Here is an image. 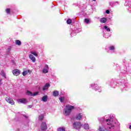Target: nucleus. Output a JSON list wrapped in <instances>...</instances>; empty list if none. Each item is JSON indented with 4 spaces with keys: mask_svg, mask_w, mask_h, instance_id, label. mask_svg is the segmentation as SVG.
<instances>
[{
    "mask_svg": "<svg viewBox=\"0 0 131 131\" xmlns=\"http://www.w3.org/2000/svg\"><path fill=\"white\" fill-rule=\"evenodd\" d=\"M74 109V106L70 105H67L66 108H64V114L66 116H68L71 113V111Z\"/></svg>",
    "mask_w": 131,
    "mask_h": 131,
    "instance_id": "1",
    "label": "nucleus"
},
{
    "mask_svg": "<svg viewBox=\"0 0 131 131\" xmlns=\"http://www.w3.org/2000/svg\"><path fill=\"white\" fill-rule=\"evenodd\" d=\"M73 127L76 129H79L81 127V123L80 122H74L73 124Z\"/></svg>",
    "mask_w": 131,
    "mask_h": 131,
    "instance_id": "2",
    "label": "nucleus"
},
{
    "mask_svg": "<svg viewBox=\"0 0 131 131\" xmlns=\"http://www.w3.org/2000/svg\"><path fill=\"white\" fill-rule=\"evenodd\" d=\"M106 121L107 123V124L108 125H111V126L109 127V128H112V127H113L114 125H113V120H112V118L111 119H106Z\"/></svg>",
    "mask_w": 131,
    "mask_h": 131,
    "instance_id": "3",
    "label": "nucleus"
},
{
    "mask_svg": "<svg viewBox=\"0 0 131 131\" xmlns=\"http://www.w3.org/2000/svg\"><path fill=\"white\" fill-rule=\"evenodd\" d=\"M40 128L41 130H47V129H48V125H47V123L45 122H42L41 124Z\"/></svg>",
    "mask_w": 131,
    "mask_h": 131,
    "instance_id": "4",
    "label": "nucleus"
},
{
    "mask_svg": "<svg viewBox=\"0 0 131 131\" xmlns=\"http://www.w3.org/2000/svg\"><path fill=\"white\" fill-rule=\"evenodd\" d=\"M27 95L28 96H37L38 95V92H35L33 93L30 91H27Z\"/></svg>",
    "mask_w": 131,
    "mask_h": 131,
    "instance_id": "5",
    "label": "nucleus"
},
{
    "mask_svg": "<svg viewBox=\"0 0 131 131\" xmlns=\"http://www.w3.org/2000/svg\"><path fill=\"white\" fill-rule=\"evenodd\" d=\"M6 101L11 105H14L15 104V102L14 101V100H13V99H12V98H10V97H6Z\"/></svg>",
    "mask_w": 131,
    "mask_h": 131,
    "instance_id": "6",
    "label": "nucleus"
},
{
    "mask_svg": "<svg viewBox=\"0 0 131 131\" xmlns=\"http://www.w3.org/2000/svg\"><path fill=\"white\" fill-rule=\"evenodd\" d=\"M17 102H18V103H21L22 104H27V103H28L27 99L25 98L19 99L17 100Z\"/></svg>",
    "mask_w": 131,
    "mask_h": 131,
    "instance_id": "7",
    "label": "nucleus"
},
{
    "mask_svg": "<svg viewBox=\"0 0 131 131\" xmlns=\"http://www.w3.org/2000/svg\"><path fill=\"white\" fill-rule=\"evenodd\" d=\"M12 73L13 75L15 76H18V75H20V71L18 69H16L13 71Z\"/></svg>",
    "mask_w": 131,
    "mask_h": 131,
    "instance_id": "8",
    "label": "nucleus"
},
{
    "mask_svg": "<svg viewBox=\"0 0 131 131\" xmlns=\"http://www.w3.org/2000/svg\"><path fill=\"white\" fill-rule=\"evenodd\" d=\"M43 73H48L49 72V66L48 64L45 65V68L42 70Z\"/></svg>",
    "mask_w": 131,
    "mask_h": 131,
    "instance_id": "9",
    "label": "nucleus"
},
{
    "mask_svg": "<svg viewBox=\"0 0 131 131\" xmlns=\"http://www.w3.org/2000/svg\"><path fill=\"white\" fill-rule=\"evenodd\" d=\"M50 86H51L50 83H47L42 88L43 91H46V90H48V89H49Z\"/></svg>",
    "mask_w": 131,
    "mask_h": 131,
    "instance_id": "10",
    "label": "nucleus"
},
{
    "mask_svg": "<svg viewBox=\"0 0 131 131\" xmlns=\"http://www.w3.org/2000/svg\"><path fill=\"white\" fill-rule=\"evenodd\" d=\"M30 59H31V60H32V62H35L36 60V58L34 56H33V55L32 54H30L29 56Z\"/></svg>",
    "mask_w": 131,
    "mask_h": 131,
    "instance_id": "11",
    "label": "nucleus"
},
{
    "mask_svg": "<svg viewBox=\"0 0 131 131\" xmlns=\"http://www.w3.org/2000/svg\"><path fill=\"white\" fill-rule=\"evenodd\" d=\"M100 22L101 23H106V22H107V18H106L105 17L101 18L100 19Z\"/></svg>",
    "mask_w": 131,
    "mask_h": 131,
    "instance_id": "12",
    "label": "nucleus"
},
{
    "mask_svg": "<svg viewBox=\"0 0 131 131\" xmlns=\"http://www.w3.org/2000/svg\"><path fill=\"white\" fill-rule=\"evenodd\" d=\"M82 117V116L81 115V113L79 114L78 115H77L76 117V119L77 120H80Z\"/></svg>",
    "mask_w": 131,
    "mask_h": 131,
    "instance_id": "13",
    "label": "nucleus"
},
{
    "mask_svg": "<svg viewBox=\"0 0 131 131\" xmlns=\"http://www.w3.org/2000/svg\"><path fill=\"white\" fill-rule=\"evenodd\" d=\"M54 97H58L59 96V92L58 91H54L53 92Z\"/></svg>",
    "mask_w": 131,
    "mask_h": 131,
    "instance_id": "14",
    "label": "nucleus"
},
{
    "mask_svg": "<svg viewBox=\"0 0 131 131\" xmlns=\"http://www.w3.org/2000/svg\"><path fill=\"white\" fill-rule=\"evenodd\" d=\"M42 101L43 102H47L48 101V96H44L42 97Z\"/></svg>",
    "mask_w": 131,
    "mask_h": 131,
    "instance_id": "15",
    "label": "nucleus"
},
{
    "mask_svg": "<svg viewBox=\"0 0 131 131\" xmlns=\"http://www.w3.org/2000/svg\"><path fill=\"white\" fill-rule=\"evenodd\" d=\"M0 74L1 75H2V76L6 78V73H5V71H4V70L1 71Z\"/></svg>",
    "mask_w": 131,
    "mask_h": 131,
    "instance_id": "16",
    "label": "nucleus"
},
{
    "mask_svg": "<svg viewBox=\"0 0 131 131\" xmlns=\"http://www.w3.org/2000/svg\"><path fill=\"white\" fill-rule=\"evenodd\" d=\"M15 43L16 45H17V46H21V41L19 40H15Z\"/></svg>",
    "mask_w": 131,
    "mask_h": 131,
    "instance_id": "17",
    "label": "nucleus"
},
{
    "mask_svg": "<svg viewBox=\"0 0 131 131\" xmlns=\"http://www.w3.org/2000/svg\"><path fill=\"white\" fill-rule=\"evenodd\" d=\"M84 128L85 129H90V126L89 125V124H85L84 125Z\"/></svg>",
    "mask_w": 131,
    "mask_h": 131,
    "instance_id": "18",
    "label": "nucleus"
},
{
    "mask_svg": "<svg viewBox=\"0 0 131 131\" xmlns=\"http://www.w3.org/2000/svg\"><path fill=\"white\" fill-rule=\"evenodd\" d=\"M84 21L85 23H86V24H90V23H91V20L89 18H85Z\"/></svg>",
    "mask_w": 131,
    "mask_h": 131,
    "instance_id": "19",
    "label": "nucleus"
},
{
    "mask_svg": "<svg viewBox=\"0 0 131 131\" xmlns=\"http://www.w3.org/2000/svg\"><path fill=\"white\" fill-rule=\"evenodd\" d=\"M44 118L43 115H40L38 117L39 120H42Z\"/></svg>",
    "mask_w": 131,
    "mask_h": 131,
    "instance_id": "20",
    "label": "nucleus"
},
{
    "mask_svg": "<svg viewBox=\"0 0 131 131\" xmlns=\"http://www.w3.org/2000/svg\"><path fill=\"white\" fill-rule=\"evenodd\" d=\"M30 70H28V72L26 71H25L23 72V75H24V76H26V75L28 73V72H30Z\"/></svg>",
    "mask_w": 131,
    "mask_h": 131,
    "instance_id": "21",
    "label": "nucleus"
},
{
    "mask_svg": "<svg viewBox=\"0 0 131 131\" xmlns=\"http://www.w3.org/2000/svg\"><path fill=\"white\" fill-rule=\"evenodd\" d=\"M7 14H10L11 13V9L10 8H7L6 10Z\"/></svg>",
    "mask_w": 131,
    "mask_h": 131,
    "instance_id": "22",
    "label": "nucleus"
},
{
    "mask_svg": "<svg viewBox=\"0 0 131 131\" xmlns=\"http://www.w3.org/2000/svg\"><path fill=\"white\" fill-rule=\"evenodd\" d=\"M104 29H105V30L106 31H108V32H110V31H111L110 28L107 27V26H104Z\"/></svg>",
    "mask_w": 131,
    "mask_h": 131,
    "instance_id": "23",
    "label": "nucleus"
},
{
    "mask_svg": "<svg viewBox=\"0 0 131 131\" xmlns=\"http://www.w3.org/2000/svg\"><path fill=\"white\" fill-rule=\"evenodd\" d=\"M58 131H65V128L64 127H59L58 128Z\"/></svg>",
    "mask_w": 131,
    "mask_h": 131,
    "instance_id": "24",
    "label": "nucleus"
},
{
    "mask_svg": "<svg viewBox=\"0 0 131 131\" xmlns=\"http://www.w3.org/2000/svg\"><path fill=\"white\" fill-rule=\"evenodd\" d=\"M67 24H70L71 23H72V20H71V19H68L67 20Z\"/></svg>",
    "mask_w": 131,
    "mask_h": 131,
    "instance_id": "25",
    "label": "nucleus"
},
{
    "mask_svg": "<svg viewBox=\"0 0 131 131\" xmlns=\"http://www.w3.org/2000/svg\"><path fill=\"white\" fill-rule=\"evenodd\" d=\"M109 49L111 51H113L115 50V48L114 47V46H111L109 47Z\"/></svg>",
    "mask_w": 131,
    "mask_h": 131,
    "instance_id": "26",
    "label": "nucleus"
},
{
    "mask_svg": "<svg viewBox=\"0 0 131 131\" xmlns=\"http://www.w3.org/2000/svg\"><path fill=\"white\" fill-rule=\"evenodd\" d=\"M31 54L34 55V56H35V57H37V54L34 52H31Z\"/></svg>",
    "mask_w": 131,
    "mask_h": 131,
    "instance_id": "27",
    "label": "nucleus"
},
{
    "mask_svg": "<svg viewBox=\"0 0 131 131\" xmlns=\"http://www.w3.org/2000/svg\"><path fill=\"white\" fill-rule=\"evenodd\" d=\"M59 99L61 102H63V101H64V97H60Z\"/></svg>",
    "mask_w": 131,
    "mask_h": 131,
    "instance_id": "28",
    "label": "nucleus"
},
{
    "mask_svg": "<svg viewBox=\"0 0 131 131\" xmlns=\"http://www.w3.org/2000/svg\"><path fill=\"white\" fill-rule=\"evenodd\" d=\"M99 131H105V129H104V128H103V127H100L99 128Z\"/></svg>",
    "mask_w": 131,
    "mask_h": 131,
    "instance_id": "29",
    "label": "nucleus"
},
{
    "mask_svg": "<svg viewBox=\"0 0 131 131\" xmlns=\"http://www.w3.org/2000/svg\"><path fill=\"white\" fill-rule=\"evenodd\" d=\"M105 12H106V14H110V11H109L108 10H106Z\"/></svg>",
    "mask_w": 131,
    "mask_h": 131,
    "instance_id": "30",
    "label": "nucleus"
},
{
    "mask_svg": "<svg viewBox=\"0 0 131 131\" xmlns=\"http://www.w3.org/2000/svg\"><path fill=\"white\" fill-rule=\"evenodd\" d=\"M28 107L29 108H32V105H30L28 106Z\"/></svg>",
    "mask_w": 131,
    "mask_h": 131,
    "instance_id": "31",
    "label": "nucleus"
},
{
    "mask_svg": "<svg viewBox=\"0 0 131 131\" xmlns=\"http://www.w3.org/2000/svg\"><path fill=\"white\" fill-rule=\"evenodd\" d=\"M2 84V79H0V85H1Z\"/></svg>",
    "mask_w": 131,
    "mask_h": 131,
    "instance_id": "32",
    "label": "nucleus"
},
{
    "mask_svg": "<svg viewBox=\"0 0 131 131\" xmlns=\"http://www.w3.org/2000/svg\"><path fill=\"white\" fill-rule=\"evenodd\" d=\"M110 6H112V3H110Z\"/></svg>",
    "mask_w": 131,
    "mask_h": 131,
    "instance_id": "33",
    "label": "nucleus"
},
{
    "mask_svg": "<svg viewBox=\"0 0 131 131\" xmlns=\"http://www.w3.org/2000/svg\"><path fill=\"white\" fill-rule=\"evenodd\" d=\"M25 117H26V118H28V117L26 116V115H24Z\"/></svg>",
    "mask_w": 131,
    "mask_h": 131,
    "instance_id": "34",
    "label": "nucleus"
},
{
    "mask_svg": "<svg viewBox=\"0 0 131 131\" xmlns=\"http://www.w3.org/2000/svg\"><path fill=\"white\" fill-rule=\"evenodd\" d=\"M94 1V2H96V0H93Z\"/></svg>",
    "mask_w": 131,
    "mask_h": 131,
    "instance_id": "35",
    "label": "nucleus"
},
{
    "mask_svg": "<svg viewBox=\"0 0 131 131\" xmlns=\"http://www.w3.org/2000/svg\"><path fill=\"white\" fill-rule=\"evenodd\" d=\"M96 84H95V86H96Z\"/></svg>",
    "mask_w": 131,
    "mask_h": 131,
    "instance_id": "36",
    "label": "nucleus"
}]
</instances>
